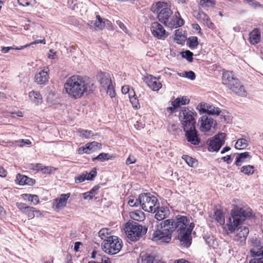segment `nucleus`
<instances>
[{
    "label": "nucleus",
    "instance_id": "f257e3e1",
    "mask_svg": "<svg viewBox=\"0 0 263 263\" xmlns=\"http://www.w3.org/2000/svg\"><path fill=\"white\" fill-rule=\"evenodd\" d=\"M252 210L250 208L236 207L231 211V216L225 224L224 216L222 211L216 210L214 212L215 220L222 226L223 231L227 234H232L235 228L239 226L246 218L252 216Z\"/></svg>",
    "mask_w": 263,
    "mask_h": 263
},
{
    "label": "nucleus",
    "instance_id": "f03ea898",
    "mask_svg": "<svg viewBox=\"0 0 263 263\" xmlns=\"http://www.w3.org/2000/svg\"><path fill=\"white\" fill-rule=\"evenodd\" d=\"M64 87L67 93L74 99L81 98L84 93H92L96 88L92 80L79 76L69 78Z\"/></svg>",
    "mask_w": 263,
    "mask_h": 263
},
{
    "label": "nucleus",
    "instance_id": "7ed1b4c3",
    "mask_svg": "<svg viewBox=\"0 0 263 263\" xmlns=\"http://www.w3.org/2000/svg\"><path fill=\"white\" fill-rule=\"evenodd\" d=\"M157 12L158 13V18L160 22L166 26L171 28H176L184 25V21L181 18L179 12L175 13L174 16L172 11L167 7L166 3L158 2L156 4ZM156 10L154 11L155 12Z\"/></svg>",
    "mask_w": 263,
    "mask_h": 263
},
{
    "label": "nucleus",
    "instance_id": "20e7f679",
    "mask_svg": "<svg viewBox=\"0 0 263 263\" xmlns=\"http://www.w3.org/2000/svg\"><path fill=\"white\" fill-rule=\"evenodd\" d=\"M222 82L229 89L235 94L246 97L247 91L240 81L234 77L232 71H224L222 73Z\"/></svg>",
    "mask_w": 263,
    "mask_h": 263
},
{
    "label": "nucleus",
    "instance_id": "39448f33",
    "mask_svg": "<svg viewBox=\"0 0 263 263\" xmlns=\"http://www.w3.org/2000/svg\"><path fill=\"white\" fill-rule=\"evenodd\" d=\"M168 220L157 222L154 230L152 240L157 242H169L172 239V231L171 230L170 222Z\"/></svg>",
    "mask_w": 263,
    "mask_h": 263
},
{
    "label": "nucleus",
    "instance_id": "423d86ee",
    "mask_svg": "<svg viewBox=\"0 0 263 263\" xmlns=\"http://www.w3.org/2000/svg\"><path fill=\"white\" fill-rule=\"evenodd\" d=\"M124 231L127 237L132 241H137L144 234L146 233L147 229L143 227L136 222H127L124 228Z\"/></svg>",
    "mask_w": 263,
    "mask_h": 263
},
{
    "label": "nucleus",
    "instance_id": "0eeeda50",
    "mask_svg": "<svg viewBox=\"0 0 263 263\" xmlns=\"http://www.w3.org/2000/svg\"><path fill=\"white\" fill-rule=\"evenodd\" d=\"M103 251L109 255L116 254L120 252L122 247V241L116 236H112L102 243Z\"/></svg>",
    "mask_w": 263,
    "mask_h": 263
},
{
    "label": "nucleus",
    "instance_id": "6e6552de",
    "mask_svg": "<svg viewBox=\"0 0 263 263\" xmlns=\"http://www.w3.org/2000/svg\"><path fill=\"white\" fill-rule=\"evenodd\" d=\"M141 200V206L145 212L155 213L158 208L159 203L157 198L149 193H143L140 194Z\"/></svg>",
    "mask_w": 263,
    "mask_h": 263
},
{
    "label": "nucleus",
    "instance_id": "1a4fd4ad",
    "mask_svg": "<svg viewBox=\"0 0 263 263\" xmlns=\"http://www.w3.org/2000/svg\"><path fill=\"white\" fill-rule=\"evenodd\" d=\"M197 114L195 111L187 108H183L179 114V119L183 129H191L195 126V117Z\"/></svg>",
    "mask_w": 263,
    "mask_h": 263
},
{
    "label": "nucleus",
    "instance_id": "9d476101",
    "mask_svg": "<svg viewBox=\"0 0 263 263\" xmlns=\"http://www.w3.org/2000/svg\"><path fill=\"white\" fill-rule=\"evenodd\" d=\"M97 79L101 86L106 90L107 93L111 98L114 97L116 93L110 74L107 72H100L97 75Z\"/></svg>",
    "mask_w": 263,
    "mask_h": 263
},
{
    "label": "nucleus",
    "instance_id": "9b49d317",
    "mask_svg": "<svg viewBox=\"0 0 263 263\" xmlns=\"http://www.w3.org/2000/svg\"><path fill=\"white\" fill-rule=\"evenodd\" d=\"M176 221L173 219H167L171 222H170L171 230L172 232L176 229H177L178 233V236L181 234V232L183 230L186 229V226L188 223V219L186 216L178 215L176 217Z\"/></svg>",
    "mask_w": 263,
    "mask_h": 263
},
{
    "label": "nucleus",
    "instance_id": "f8f14e48",
    "mask_svg": "<svg viewBox=\"0 0 263 263\" xmlns=\"http://www.w3.org/2000/svg\"><path fill=\"white\" fill-rule=\"evenodd\" d=\"M226 134L223 133L215 135L212 139L208 141V149L210 152H217L223 145Z\"/></svg>",
    "mask_w": 263,
    "mask_h": 263
},
{
    "label": "nucleus",
    "instance_id": "ddd939ff",
    "mask_svg": "<svg viewBox=\"0 0 263 263\" xmlns=\"http://www.w3.org/2000/svg\"><path fill=\"white\" fill-rule=\"evenodd\" d=\"M194 223L191 222L189 226H186V229L183 230L178 236V239L181 243V245L185 247H189L191 244V233L194 227Z\"/></svg>",
    "mask_w": 263,
    "mask_h": 263
},
{
    "label": "nucleus",
    "instance_id": "4468645a",
    "mask_svg": "<svg viewBox=\"0 0 263 263\" xmlns=\"http://www.w3.org/2000/svg\"><path fill=\"white\" fill-rule=\"evenodd\" d=\"M151 31L153 35L158 39L164 40L168 36V33L163 27L157 22L152 24Z\"/></svg>",
    "mask_w": 263,
    "mask_h": 263
},
{
    "label": "nucleus",
    "instance_id": "2eb2a0df",
    "mask_svg": "<svg viewBox=\"0 0 263 263\" xmlns=\"http://www.w3.org/2000/svg\"><path fill=\"white\" fill-rule=\"evenodd\" d=\"M197 108L200 114H208L212 115L218 116L221 111L219 108L205 103H200Z\"/></svg>",
    "mask_w": 263,
    "mask_h": 263
},
{
    "label": "nucleus",
    "instance_id": "dca6fc26",
    "mask_svg": "<svg viewBox=\"0 0 263 263\" xmlns=\"http://www.w3.org/2000/svg\"><path fill=\"white\" fill-rule=\"evenodd\" d=\"M200 130L202 132H209L215 125L214 120L211 117L203 115L199 120Z\"/></svg>",
    "mask_w": 263,
    "mask_h": 263
},
{
    "label": "nucleus",
    "instance_id": "f3484780",
    "mask_svg": "<svg viewBox=\"0 0 263 263\" xmlns=\"http://www.w3.org/2000/svg\"><path fill=\"white\" fill-rule=\"evenodd\" d=\"M70 196V193L62 194L53 201V208L55 210H60L64 208L67 200Z\"/></svg>",
    "mask_w": 263,
    "mask_h": 263
},
{
    "label": "nucleus",
    "instance_id": "a211bd4d",
    "mask_svg": "<svg viewBox=\"0 0 263 263\" xmlns=\"http://www.w3.org/2000/svg\"><path fill=\"white\" fill-rule=\"evenodd\" d=\"M185 132V135L187 141L194 145H198L200 142V139L198 136L197 132L195 129V126L191 128V129H183Z\"/></svg>",
    "mask_w": 263,
    "mask_h": 263
},
{
    "label": "nucleus",
    "instance_id": "6ab92c4d",
    "mask_svg": "<svg viewBox=\"0 0 263 263\" xmlns=\"http://www.w3.org/2000/svg\"><path fill=\"white\" fill-rule=\"evenodd\" d=\"M238 226L233 232L236 233L235 239L237 241H240L241 243H243L246 241L247 236L249 233V230L248 227L245 226L239 227Z\"/></svg>",
    "mask_w": 263,
    "mask_h": 263
},
{
    "label": "nucleus",
    "instance_id": "aec40b11",
    "mask_svg": "<svg viewBox=\"0 0 263 263\" xmlns=\"http://www.w3.org/2000/svg\"><path fill=\"white\" fill-rule=\"evenodd\" d=\"M48 71V69L45 67L37 71L34 77L35 82L40 85L46 84L49 79Z\"/></svg>",
    "mask_w": 263,
    "mask_h": 263
},
{
    "label": "nucleus",
    "instance_id": "412c9836",
    "mask_svg": "<svg viewBox=\"0 0 263 263\" xmlns=\"http://www.w3.org/2000/svg\"><path fill=\"white\" fill-rule=\"evenodd\" d=\"M147 86L154 91H158L162 87V84L156 77L149 76L145 79Z\"/></svg>",
    "mask_w": 263,
    "mask_h": 263
},
{
    "label": "nucleus",
    "instance_id": "4be33fe9",
    "mask_svg": "<svg viewBox=\"0 0 263 263\" xmlns=\"http://www.w3.org/2000/svg\"><path fill=\"white\" fill-rule=\"evenodd\" d=\"M156 212H157L155 215L156 219L161 221L166 218L170 214L169 209L165 206L159 207V205Z\"/></svg>",
    "mask_w": 263,
    "mask_h": 263
},
{
    "label": "nucleus",
    "instance_id": "5701e85b",
    "mask_svg": "<svg viewBox=\"0 0 263 263\" xmlns=\"http://www.w3.org/2000/svg\"><path fill=\"white\" fill-rule=\"evenodd\" d=\"M138 263H165L164 261L156 259L153 256L146 254H141Z\"/></svg>",
    "mask_w": 263,
    "mask_h": 263
},
{
    "label": "nucleus",
    "instance_id": "b1692460",
    "mask_svg": "<svg viewBox=\"0 0 263 263\" xmlns=\"http://www.w3.org/2000/svg\"><path fill=\"white\" fill-rule=\"evenodd\" d=\"M260 32L258 29H253L249 34V41L252 45H255L259 42Z\"/></svg>",
    "mask_w": 263,
    "mask_h": 263
},
{
    "label": "nucleus",
    "instance_id": "393cba45",
    "mask_svg": "<svg viewBox=\"0 0 263 263\" xmlns=\"http://www.w3.org/2000/svg\"><path fill=\"white\" fill-rule=\"evenodd\" d=\"M15 182L21 185L30 184L32 182V179L28 178L26 176L18 174L16 176Z\"/></svg>",
    "mask_w": 263,
    "mask_h": 263
},
{
    "label": "nucleus",
    "instance_id": "a878e982",
    "mask_svg": "<svg viewBox=\"0 0 263 263\" xmlns=\"http://www.w3.org/2000/svg\"><path fill=\"white\" fill-rule=\"evenodd\" d=\"M34 170L41 171L43 174H49L55 170V168L51 166H43L41 164L37 163L34 166Z\"/></svg>",
    "mask_w": 263,
    "mask_h": 263
},
{
    "label": "nucleus",
    "instance_id": "bb28decb",
    "mask_svg": "<svg viewBox=\"0 0 263 263\" xmlns=\"http://www.w3.org/2000/svg\"><path fill=\"white\" fill-rule=\"evenodd\" d=\"M190 100L186 97H178L172 102V105L174 108H178L181 105L187 104Z\"/></svg>",
    "mask_w": 263,
    "mask_h": 263
},
{
    "label": "nucleus",
    "instance_id": "cd10ccee",
    "mask_svg": "<svg viewBox=\"0 0 263 263\" xmlns=\"http://www.w3.org/2000/svg\"><path fill=\"white\" fill-rule=\"evenodd\" d=\"M130 218L134 220L142 221L144 219V214L143 212L137 210L129 213Z\"/></svg>",
    "mask_w": 263,
    "mask_h": 263
},
{
    "label": "nucleus",
    "instance_id": "c85d7f7f",
    "mask_svg": "<svg viewBox=\"0 0 263 263\" xmlns=\"http://www.w3.org/2000/svg\"><path fill=\"white\" fill-rule=\"evenodd\" d=\"M98 235L103 241L109 239V238L113 236L111 235L110 230L107 228H104L100 230L98 232Z\"/></svg>",
    "mask_w": 263,
    "mask_h": 263
},
{
    "label": "nucleus",
    "instance_id": "c756f323",
    "mask_svg": "<svg viewBox=\"0 0 263 263\" xmlns=\"http://www.w3.org/2000/svg\"><path fill=\"white\" fill-rule=\"evenodd\" d=\"M250 252L253 256H258L263 258V245L254 247L251 250Z\"/></svg>",
    "mask_w": 263,
    "mask_h": 263
},
{
    "label": "nucleus",
    "instance_id": "7c9ffc66",
    "mask_svg": "<svg viewBox=\"0 0 263 263\" xmlns=\"http://www.w3.org/2000/svg\"><path fill=\"white\" fill-rule=\"evenodd\" d=\"M16 206L17 207L22 211H23L24 213H26L28 215V216H30V213L31 212H32V207L30 206L29 205H27L25 203H22V202H17L16 203Z\"/></svg>",
    "mask_w": 263,
    "mask_h": 263
},
{
    "label": "nucleus",
    "instance_id": "2f4dec72",
    "mask_svg": "<svg viewBox=\"0 0 263 263\" xmlns=\"http://www.w3.org/2000/svg\"><path fill=\"white\" fill-rule=\"evenodd\" d=\"M249 157V153L248 152H244L239 154L236 156L235 164L237 166H240L241 163L245 160V159Z\"/></svg>",
    "mask_w": 263,
    "mask_h": 263
},
{
    "label": "nucleus",
    "instance_id": "473e14b6",
    "mask_svg": "<svg viewBox=\"0 0 263 263\" xmlns=\"http://www.w3.org/2000/svg\"><path fill=\"white\" fill-rule=\"evenodd\" d=\"M77 133L79 137L85 139H89L94 135L92 131L82 128H79Z\"/></svg>",
    "mask_w": 263,
    "mask_h": 263
},
{
    "label": "nucleus",
    "instance_id": "72a5a7b5",
    "mask_svg": "<svg viewBox=\"0 0 263 263\" xmlns=\"http://www.w3.org/2000/svg\"><path fill=\"white\" fill-rule=\"evenodd\" d=\"M140 199V195L138 198L134 196H129L128 200V204L131 207H137L139 205L141 206V203Z\"/></svg>",
    "mask_w": 263,
    "mask_h": 263
},
{
    "label": "nucleus",
    "instance_id": "f704fd0d",
    "mask_svg": "<svg viewBox=\"0 0 263 263\" xmlns=\"http://www.w3.org/2000/svg\"><path fill=\"white\" fill-rule=\"evenodd\" d=\"M248 145V141L245 139L240 138L238 139L236 142L235 147L236 149H243L246 148Z\"/></svg>",
    "mask_w": 263,
    "mask_h": 263
},
{
    "label": "nucleus",
    "instance_id": "c9c22d12",
    "mask_svg": "<svg viewBox=\"0 0 263 263\" xmlns=\"http://www.w3.org/2000/svg\"><path fill=\"white\" fill-rule=\"evenodd\" d=\"M133 91L134 90H133ZM133 93L134 95L133 96H130V95H129V100L131 104H132L133 107L134 108L138 109L140 107V104L139 103V100L136 97V95L134 91H133Z\"/></svg>",
    "mask_w": 263,
    "mask_h": 263
},
{
    "label": "nucleus",
    "instance_id": "e433bc0d",
    "mask_svg": "<svg viewBox=\"0 0 263 263\" xmlns=\"http://www.w3.org/2000/svg\"><path fill=\"white\" fill-rule=\"evenodd\" d=\"M182 158L190 166L194 167L197 163V160L187 155H183Z\"/></svg>",
    "mask_w": 263,
    "mask_h": 263
},
{
    "label": "nucleus",
    "instance_id": "4c0bfd02",
    "mask_svg": "<svg viewBox=\"0 0 263 263\" xmlns=\"http://www.w3.org/2000/svg\"><path fill=\"white\" fill-rule=\"evenodd\" d=\"M241 172L246 175H251L254 172V167L251 165H245L241 168Z\"/></svg>",
    "mask_w": 263,
    "mask_h": 263
},
{
    "label": "nucleus",
    "instance_id": "58836bf2",
    "mask_svg": "<svg viewBox=\"0 0 263 263\" xmlns=\"http://www.w3.org/2000/svg\"><path fill=\"white\" fill-rule=\"evenodd\" d=\"M33 44V43H31L29 44H26L24 46H21L20 47H2V50H1V51L3 52V53H7L9 51V50L10 49H16V50H22L28 46H30L31 45H32Z\"/></svg>",
    "mask_w": 263,
    "mask_h": 263
},
{
    "label": "nucleus",
    "instance_id": "ea45409f",
    "mask_svg": "<svg viewBox=\"0 0 263 263\" xmlns=\"http://www.w3.org/2000/svg\"><path fill=\"white\" fill-rule=\"evenodd\" d=\"M96 20L95 21L96 30H102L105 26V23L99 15L96 16Z\"/></svg>",
    "mask_w": 263,
    "mask_h": 263
},
{
    "label": "nucleus",
    "instance_id": "a19ab883",
    "mask_svg": "<svg viewBox=\"0 0 263 263\" xmlns=\"http://www.w3.org/2000/svg\"><path fill=\"white\" fill-rule=\"evenodd\" d=\"M109 159V155L107 153H101L97 157L92 158V161H95L98 160L100 162H103L106 160Z\"/></svg>",
    "mask_w": 263,
    "mask_h": 263
},
{
    "label": "nucleus",
    "instance_id": "79ce46f5",
    "mask_svg": "<svg viewBox=\"0 0 263 263\" xmlns=\"http://www.w3.org/2000/svg\"><path fill=\"white\" fill-rule=\"evenodd\" d=\"M178 74L180 77H186L191 80H194L196 78L195 73L192 71H184L182 73H178Z\"/></svg>",
    "mask_w": 263,
    "mask_h": 263
},
{
    "label": "nucleus",
    "instance_id": "37998d69",
    "mask_svg": "<svg viewBox=\"0 0 263 263\" xmlns=\"http://www.w3.org/2000/svg\"><path fill=\"white\" fill-rule=\"evenodd\" d=\"M189 46L191 48H196L198 45V37L197 36H191L189 39Z\"/></svg>",
    "mask_w": 263,
    "mask_h": 263
},
{
    "label": "nucleus",
    "instance_id": "c03bdc74",
    "mask_svg": "<svg viewBox=\"0 0 263 263\" xmlns=\"http://www.w3.org/2000/svg\"><path fill=\"white\" fill-rule=\"evenodd\" d=\"M181 55L183 58L186 59L189 62H192L193 61V53L190 50L182 52Z\"/></svg>",
    "mask_w": 263,
    "mask_h": 263
},
{
    "label": "nucleus",
    "instance_id": "a18cd8bd",
    "mask_svg": "<svg viewBox=\"0 0 263 263\" xmlns=\"http://www.w3.org/2000/svg\"><path fill=\"white\" fill-rule=\"evenodd\" d=\"M86 177H87V180H92L97 174V170L96 168H93L89 173L87 172H84Z\"/></svg>",
    "mask_w": 263,
    "mask_h": 263
},
{
    "label": "nucleus",
    "instance_id": "49530a36",
    "mask_svg": "<svg viewBox=\"0 0 263 263\" xmlns=\"http://www.w3.org/2000/svg\"><path fill=\"white\" fill-rule=\"evenodd\" d=\"M200 5L202 7H209L215 4V0H200Z\"/></svg>",
    "mask_w": 263,
    "mask_h": 263
},
{
    "label": "nucleus",
    "instance_id": "de8ad7c7",
    "mask_svg": "<svg viewBox=\"0 0 263 263\" xmlns=\"http://www.w3.org/2000/svg\"><path fill=\"white\" fill-rule=\"evenodd\" d=\"M91 150H92L91 147L89 145V143H87L85 147H80L78 151L79 154H83L84 153L89 154Z\"/></svg>",
    "mask_w": 263,
    "mask_h": 263
},
{
    "label": "nucleus",
    "instance_id": "09e8293b",
    "mask_svg": "<svg viewBox=\"0 0 263 263\" xmlns=\"http://www.w3.org/2000/svg\"><path fill=\"white\" fill-rule=\"evenodd\" d=\"M42 102V97L41 95L37 92L34 91V104L39 105L41 104Z\"/></svg>",
    "mask_w": 263,
    "mask_h": 263
},
{
    "label": "nucleus",
    "instance_id": "8fccbe9b",
    "mask_svg": "<svg viewBox=\"0 0 263 263\" xmlns=\"http://www.w3.org/2000/svg\"><path fill=\"white\" fill-rule=\"evenodd\" d=\"M200 21L203 22H205V20H207L209 17L203 12H199L197 13L195 16Z\"/></svg>",
    "mask_w": 263,
    "mask_h": 263
},
{
    "label": "nucleus",
    "instance_id": "3c124183",
    "mask_svg": "<svg viewBox=\"0 0 263 263\" xmlns=\"http://www.w3.org/2000/svg\"><path fill=\"white\" fill-rule=\"evenodd\" d=\"M182 32L179 30H176L175 31V37L174 39L177 41V43L180 44L181 41L183 40Z\"/></svg>",
    "mask_w": 263,
    "mask_h": 263
},
{
    "label": "nucleus",
    "instance_id": "603ef678",
    "mask_svg": "<svg viewBox=\"0 0 263 263\" xmlns=\"http://www.w3.org/2000/svg\"><path fill=\"white\" fill-rule=\"evenodd\" d=\"M87 177L84 174V173H82L81 175L76 176L74 178L75 182L76 183H80L87 180Z\"/></svg>",
    "mask_w": 263,
    "mask_h": 263
},
{
    "label": "nucleus",
    "instance_id": "864d4df0",
    "mask_svg": "<svg viewBox=\"0 0 263 263\" xmlns=\"http://www.w3.org/2000/svg\"><path fill=\"white\" fill-rule=\"evenodd\" d=\"M88 263H111L108 257L104 256L101 257L100 261H90Z\"/></svg>",
    "mask_w": 263,
    "mask_h": 263
},
{
    "label": "nucleus",
    "instance_id": "5fc2aeb1",
    "mask_svg": "<svg viewBox=\"0 0 263 263\" xmlns=\"http://www.w3.org/2000/svg\"><path fill=\"white\" fill-rule=\"evenodd\" d=\"M88 143L89 145H90V147H91V149L93 151H95L97 148H98L99 149L101 148V144L99 142L93 141Z\"/></svg>",
    "mask_w": 263,
    "mask_h": 263
},
{
    "label": "nucleus",
    "instance_id": "6e6d98bb",
    "mask_svg": "<svg viewBox=\"0 0 263 263\" xmlns=\"http://www.w3.org/2000/svg\"><path fill=\"white\" fill-rule=\"evenodd\" d=\"M136 162V158L133 156L129 155V157L127 158V159L126 160V165H130L131 164H134Z\"/></svg>",
    "mask_w": 263,
    "mask_h": 263
},
{
    "label": "nucleus",
    "instance_id": "4d7b16f0",
    "mask_svg": "<svg viewBox=\"0 0 263 263\" xmlns=\"http://www.w3.org/2000/svg\"><path fill=\"white\" fill-rule=\"evenodd\" d=\"M203 23L209 28L214 29L215 28L214 24L211 22L210 18L209 17L207 20H205Z\"/></svg>",
    "mask_w": 263,
    "mask_h": 263
},
{
    "label": "nucleus",
    "instance_id": "13d9d810",
    "mask_svg": "<svg viewBox=\"0 0 263 263\" xmlns=\"http://www.w3.org/2000/svg\"><path fill=\"white\" fill-rule=\"evenodd\" d=\"M22 197L25 200L31 202L33 201V195L24 194L22 195Z\"/></svg>",
    "mask_w": 263,
    "mask_h": 263
},
{
    "label": "nucleus",
    "instance_id": "bf43d9fd",
    "mask_svg": "<svg viewBox=\"0 0 263 263\" xmlns=\"http://www.w3.org/2000/svg\"><path fill=\"white\" fill-rule=\"evenodd\" d=\"M18 4L23 6H27L31 4V0H17Z\"/></svg>",
    "mask_w": 263,
    "mask_h": 263
},
{
    "label": "nucleus",
    "instance_id": "052dcab7",
    "mask_svg": "<svg viewBox=\"0 0 263 263\" xmlns=\"http://www.w3.org/2000/svg\"><path fill=\"white\" fill-rule=\"evenodd\" d=\"M118 25L119 26V27L125 33H127V29L126 27V26L124 25V24L121 22L120 21H117L116 22Z\"/></svg>",
    "mask_w": 263,
    "mask_h": 263
},
{
    "label": "nucleus",
    "instance_id": "680f3d73",
    "mask_svg": "<svg viewBox=\"0 0 263 263\" xmlns=\"http://www.w3.org/2000/svg\"><path fill=\"white\" fill-rule=\"evenodd\" d=\"M10 116L11 117L14 118L15 117V116L17 117H23V113L21 111H18L16 112H10Z\"/></svg>",
    "mask_w": 263,
    "mask_h": 263
},
{
    "label": "nucleus",
    "instance_id": "e2e57ef3",
    "mask_svg": "<svg viewBox=\"0 0 263 263\" xmlns=\"http://www.w3.org/2000/svg\"><path fill=\"white\" fill-rule=\"evenodd\" d=\"M7 175V171L4 168L0 165V176L5 177Z\"/></svg>",
    "mask_w": 263,
    "mask_h": 263
},
{
    "label": "nucleus",
    "instance_id": "0e129e2a",
    "mask_svg": "<svg viewBox=\"0 0 263 263\" xmlns=\"http://www.w3.org/2000/svg\"><path fill=\"white\" fill-rule=\"evenodd\" d=\"M122 92L124 94H126L130 92L129 86L128 85H125L122 87Z\"/></svg>",
    "mask_w": 263,
    "mask_h": 263
},
{
    "label": "nucleus",
    "instance_id": "69168bd1",
    "mask_svg": "<svg viewBox=\"0 0 263 263\" xmlns=\"http://www.w3.org/2000/svg\"><path fill=\"white\" fill-rule=\"evenodd\" d=\"M93 197V195L89 192H86L83 194V198L84 199H91Z\"/></svg>",
    "mask_w": 263,
    "mask_h": 263
},
{
    "label": "nucleus",
    "instance_id": "338daca9",
    "mask_svg": "<svg viewBox=\"0 0 263 263\" xmlns=\"http://www.w3.org/2000/svg\"><path fill=\"white\" fill-rule=\"evenodd\" d=\"M249 263H263V260L261 258L257 259L254 258L250 261Z\"/></svg>",
    "mask_w": 263,
    "mask_h": 263
},
{
    "label": "nucleus",
    "instance_id": "774afa93",
    "mask_svg": "<svg viewBox=\"0 0 263 263\" xmlns=\"http://www.w3.org/2000/svg\"><path fill=\"white\" fill-rule=\"evenodd\" d=\"M174 263H190L185 259H176L174 261Z\"/></svg>",
    "mask_w": 263,
    "mask_h": 263
}]
</instances>
